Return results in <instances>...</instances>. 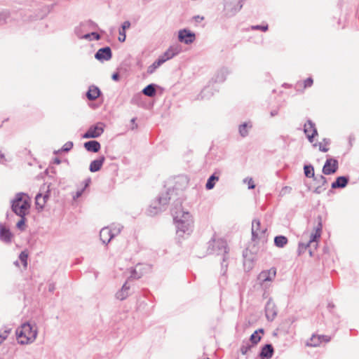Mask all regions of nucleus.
I'll return each mask as SVG.
<instances>
[{"instance_id":"1","label":"nucleus","mask_w":359,"mask_h":359,"mask_svg":"<svg viewBox=\"0 0 359 359\" xmlns=\"http://www.w3.org/2000/svg\"><path fill=\"white\" fill-rule=\"evenodd\" d=\"M174 221L176 225V233L180 237L189 235L193 230V218L189 212L180 210L173 213Z\"/></svg>"},{"instance_id":"21","label":"nucleus","mask_w":359,"mask_h":359,"mask_svg":"<svg viewBox=\"0 0 359 359\" xmlns=\"http://www.w3.org/2000/svg\"><path fill=\"white\" fill-rule=\"evenodd\" d=\"M104 156H101L99 158L93 161L89 166L90 171L92 172H95L100 170L104 162Z\"/></svg>"},{"instance_id":"13","label":"nucleus","mask_w":359,"mask_h":359,"mask_svg":"<svg viewBox=\"0 0 359 359\" xmlns=\"http://www.w3.org/2000/svg\"><path fill=\"white\" fill-rule=\"evenodd\" d=\"M304 132L310 142H313V137L318 135L315 124L311 120H308L304 124Z\"/></svg>"},{"instance_id":"47","label":"nucleus","mask_w":359,"mask_h":359,"mask_svg":"<svg viewBox=\"0 0 359 359\" xmlns=\"http://www.w3.org/2000/svg\"><path fill=\"white\" fill-rule=\"evenodd\" d=\"M126 39V35L125 31H119V36H118V41L120 42H124Z\"/></svg>"},{"instance_id":"34","label":"nucleus","mask_w":359,"mask_h":359,"mask_svg":"<svg viewBox=\"0 0 359 359\" xmlns=\"http://www.w3.org/2000/svg\"><path fill=\"white\" fill-rule=\"evenodd\" d=\"M304 174L307 177H314V168L311 165H306L304 167Z\"/></svg>"},{"instance_id":"42","label":"nucleus","mask_w":359,"mask_h":359,"mask_svg":"<svg viewBox=\"0 0 359 359\" xmlns=\"http://www.w3.org/2000/svg\"><path fill=\"white\" fill-rule=\"evenodd\" d=\"M243 183L245 184H248V189H252L255 187V184L254 183V181L252 180V178H250V177H246L243 180Z\"/></svg>"},{"instance_id":"10","label":"nucleus","mask_w":359,"mask_h":359,"mask_svg":"<svg viewBox=\"0 0 359 359\" xmlns=\"http://www.w3.org/2000/svg\"><path fill=\"white\" fill-rule=\"evenodd\" d=\"M178 40L187 45L192 43L196 40V34L187 29H182L178 32Z\"/></svg>"},{"instance_id":"3","label":"nucleus","mask_w":359,"mask_h":359,"mask_svg":"<svg viewBox=\"0 0 359 359\" xmlns=\"http://www.w3.org/2000/svg\"><path fill=\"white\" fill-rule=\"evenodd\" d=\"M12 210L18 216H26L30 208L29 197L24 193H18L12 201Z\"/></svg>"},{"instance_id":"2","label":"nucleus","mask_w":359,"mask_h":359,"mask_svg":"<svg viewBox=\"0 0 359 359\" xmlns=\"http://www.w3.org/2000/svg\"><path fill=\"white\" fill-rule=\"evenodd\" d=\"M18 343L21 345L31 344L35 341L38 335V327L36 324L25 323L15 330Z\"/></svg>"},{"instance_id":"5","label":"nucleus","mask_w":359,"mask_h":359,"mask_svg":"<svg viewBox=\"0 0 359 359\" xmlns=\"http://www.w3.org/2000/svg\"><path fill=\"white\" fill-rule=\"evenodd\" d=\"M208 252L210 254L216 253L217 255H222L223 262L226 260V255L228 253L226 242L222 239L213 238L208 243Z\"/></svg>"},{"instance_id":"22","label":"nucleus","mask_w":359,"mask_h":359,"mask_svg":"<svg viewBox=\"0 0 359 359\" xmlns=\"http://www.w3.org/2000/svg\"><path fill=\"white\" fill-rule=\"evenodd\" d=\"M84 147L88 151L98 152L101 148L100 144L95 140H90L84 143Z\"/></svg>"},{"instance_id":"25","label":"nucleus","mask_w":359,"mask_h":359,"mask_svg":"<svg viewBox=\"0 0 359 359\" xmlns=\"http://www.w3.org/2000/svg\"><path fill=\"white\" fill-rule=\"evenodd\" d=\"M348 182V178L344 176L338 177L335 182L332 184V189L344 188Z\"/></svg>"},{"instance_id":"9","label":"nucleus","mask_w":359,"mask_h":359,"mask_svg":"<svg viewBox=\"0 0 359 359\" xmlns=\"http://www.w3.org/2000/svg\"><path fill=\"white\" fill-rule=\"evenodd\" d=\"M104 127V123L98 122L95 125L91 126L83 134V137L86 139L99 137L103 133Z\"/></svg>"},{"instance_id":"15","label":"nucleus","mask_w":359,"mask_h":359,"mask_svg":"<svg viewBox=\"0 0 359 359\" xmlns=\"http://www.w3.org/2000/svg\"><path fill=\"white\" fill-rule=\"evenodd\" d=\"M95 57L100 60H109L111 57V50L109 47H104L99 49L95 55Z\"/></svg>"},{"instance_id":"12","label":"nucleus","mask_w":359,"mask_h":359,"mask_svg":"<svg viewBox=\"0 0 359 359\" xmlns=\"http://www.w3.org/2000/svg\"><path fill=\"white\" fill-rule=\"evenodd\" d=\"M337 169L338 161L336 159L329 158L325 163V165L323 168V172L325 175H329L335 173Z\"/></svg>"},{"instance_id":"29","label":"nucleus","mask_w":359,"mask_h":359,"mask_svg":"<svg viewBox=\"0 0 359 359\" xmlns=\"http://www.w3.org/2000/svg\"><path fill=\"white\" fill-rule=\"evenodd\" d=\"M252 125L250 122L243 123L238 127V132L241 136L243 137H246L248 135V129L251 128Z\"/></svg>"},{"instance_id":"37","label":"nucleus","mask_w":359,"mask_h":359,"mask_svg":"<svg viewBox=\"0 0 359 359\" xmlns=\"http://www.w3.org/2000/svg\"><path fill=\"white\" fill-rule=\"evenodd\" d=\"M27 257L28 255L25 251L22 252L19 255V259L25 268L27 266Z\"/></svg>"},{"instance_id":"45","label":"nucleus","mask_w":359,"mask_h":359,"mask_svg":"<svg viewBox=\"0 0 359 359\" xmlns=\"http://www.w3.org/2000/svg\"><path fill=\"white\" fill-rule=\"evenodd\" d=\"M72 147H73V142L69 141V142H66L63 145V147H62V151H69V150L72 149Z\"/></svg>"},{"instance_id":"6","label":"nucleus","mask_w":359,"mask_h":359,"mask_svg":"<svg viewBox=\"0 0 359 359\" xmlns=\"http://www.w3.org/2000/svg\"><path fill=\"white\" fill-rule=\"evenodd\" d=\"M50 198V190H49V186L46 187L43 186L42 188H41L40 192L36 194L35 197V205L36 208L39 211H41L46 202Z\"/></svg>"},{"instance_id":"64","label":"nucleus","mask_w":359,"mask_h":359,"mask_svg":"<svg viewBox=\"0 0 359 359\" xmlns=\"http://www.w3.org/2000/svg\"><path fill=\"white\" fill-rule=\"evenodd\" d=\"M14 264H15V265H16V266H18V265H19V264H18V261H15V262H14Z\"/></svg>"},{"instance_id":"17","label":"nucleus","mask_w":359,"mask_h":359,"mask_svg":"<svg viewBox=\"0 0 359 359\" xmlns=\"http://www.w3.org/2000/svg\"><path fill=\"white\" fill-rule=\"evenodd\" d=\"M100 237L102 242L104 244H107L114 238L112 229L109 227H104L100 230Z\"/></svg>"},{"instance_id":"51","label":"nucleus","mask_w":359,"mask_h":359,"mask_svg":"<svg viewBox=\"0 0 359 359\" xmlns=\"http://www.w3.org/2000/svg\"><path fill=\"white\" fill-rule=\"evenodd\" d=\"M318 341H320V342L322 341H325V342H328L330 341V337H328V336H325V335H323V336H319L318 337Z\"/></svg>"},{"instance_id":"8","label":"nucleus","mask_w":359,"mask_h":359,"mask_svg":"<svg viewBox=\"0 0 359 359\" xmlns=\"http://www.w3.org/2000/svg\"><path fill=\"white\" fill-rule=\"evenodd\" d=\"M243 7L241 0H224V11L226 15L233 16Z\"/></svg>"},{"instance_id":"62","label":"nucleus","mask_w":359,"mask_h":359,"mask_svg":"<svg viewBox=\"0 0 359 359\" xmlns=\"http://www.w3.org/2000/svg\"><path fill=\"white\" fill-rule=\"evenodd\" d=\"M4 160V155L0 151V162H3Z\"/></svg>"},{"instance_id":"52","label":"nucleus","mask_w":359,"mask_h":359,"mask_svg":"<svg viewBox=\"0 0 359 359\" xmlns=\"http://www.w3.org/2000/svg\"><path fill=\"white\" fill-rule=\"evenodd\" d=\"M130 27V22L129 21H125L122 24V31H125L126 29H128Z\"/></svg>"},{"instance_id":"40","label":"nucleus","mask_w":359,"mask_h":359,"mask_svg":"<svg viewBox=\"0 0 359 359\" xmlns=\"http://www.w3.org/2000/svg\"><path fill=\"white\" fill-rule=\"evenodd\" d=\"M252 348V345L248 343L243 344L241 347V352L243 355H245Z\"/></svg>"},{"instance_id":"26","label":"nucleus","mask_w":359,"mask_h":359,"mask_svg":"<svg viewBox=\"0 0 359 359\" xmlns=\"http://www.w3.org/2000/svg\"><path fill=\"white\" fill-rule=\"evenodd\" d=\"M90 22H85V23H81L79 27H76L75 28V30H74V32L76 34V35L79 38V39H87V40H91V33H88V34H82L81 33H80V29L81 28H86V27L89 24Z\"/></svg>"},{"instance_id":"16","label":"nucleus","mask_w":359,"mask_h":359,"mask_svg":"<svg viewBox=\"0 0 359 359\" xmlns=\"http://www.w3.org/2000/svg\"><path fill=\"white\" fill-rule=\"evenodd\" d=\"M265 312L266 318L270 321H272L277 315L276 306L271 300H269L266 304Z\"/></svg>"},{"instance_id":"54","label":"nucleus","mask_w":359,"mask_h":359,"mask_svg":"<svg viewBox=\"0 0 359 359\" xmlns=\"http://www.w3.org/2000/svg\"><path fill=\"white\" fill-rule=\"evenodd\" d=\"M131 123H132V130L136 129L137 128V124L135 123V118H133L131 119Z\"/></svg>"},{"instance_id":"23","label":"nucleus","mask_w":359,"mask_h":359,"mask_svg":"<svg viewBox=\"0 0 359 359\" xmlns=\"http://www.w3.org/2000/svg\"><path fill=\"white\" fill-rule=\"evenodd\" d=\"M100 95V90L95 86H90L86 93V97L89 100H96Z\"/></svg>"},{"instance_id":"61","label":"nucleus","mask_w":359,"mask_h":359,"mask_svg":"<svg viewBox=\"0 0 359 359\" xmlns=\"http://www.w3.org/2000/svg\"><path fill=\"white\" fill-rule=\"evenodd\" d=\"M195 20L197 21V22H199L201 20H203V17H200L199 15H197V16H195L194 17Z\"/></svg>"},{"instance_id":"59","label":"nucleus","mask_w":359,"mask_h":359,"mask_svg":"<svg viewBox=\"0 0 359 359\" xmlns=\"http://www.w3.org/2000/svg\"><path fill=\"white\" fill-rule=\"evenodd\" d=\"M330 142V140L325 138L323 141V146L327 145Z\"/></svg>"},{"instance_id":"48","label":"nucleus","mask_w":359,"mask_h":359,"mask_svg":"<svg viewBox=\"0 0 359 359\" xmlns=\"http://www.w3.org/2000/svg\"><path fill=\"white\" fill-rule=\"evenodd\" d=\"M317 145H318V147H319V150L323 152H327L329 150V148H327L325 146H323V142H320L318 144H314L313 147H316Z\"/></svg>"},{"instance_id":"41","label":"nucleus","mask_w":359,"mask_h":359,"mask_svg":"<svg viewBox=\"0 0 359 359\" xmlns=\"http://www.w3.org/2000/svg\"><path fill=\"white\" fill-rule=\"evenodd\" d=\"M9 17V13L8 11H3L0 13V23H6V20Z\"/></svg>"},{"instance_id":"28","label":"nucleus","mask_w":359,"mask_h":359,"mask_svg":"<svg viewBox=\"0 0 359 359\" xmlns=\"http://www.w3.org/2000/svg\"><path fill=\"white\" fill-rule=\"evenodd\" d=\"M229 74V71L227 68H222L219 69L215 75L216 82H223L226 80V76Z\"/></svg>"},{"instance_id":"19","label":"nucleus","mask_w":359,"mask_h":359,"mask_svg":"<svg viewBox=\"0 0 359 359\" xmlns=\"http://www.w3.org/2000/svg\"><path fill=\"white\" fill-rule=\"evenodd\" d=\"M182 50V48L180 45L174 44L170 46L165 52L163 53L165 54V56H166V58H168V60H170L173 58L175 56L177 55Z\"/></svg>"},{"instance_id":"38","label":"nucleus","mask_w":359,"mask_h":359,"mask_svg":"<svg viewBox=\"0 0 359 359\" xmlns=\"http://www.w3.org/2000/svg\"><path fill=\"white\" fill-rule=\"evenodd\" d=\"M250 29L252 30H261L262 32H266L268 30V25L263 24L261 25H253V26H251Z\"/></svg>"},{"instance_id":"49","label":"nucleus","mask_w":359,"mask_h":359,"mask_svg":"<svg viewBox=\"0 0 359 359\" xmlns=\"http://www.w3.org/2000/svg\"><path fill=\"white\" fill-rule=\"evenodd\" d=\"M210 91V88L209 87H207V88H205L202 91H201V97L202 98H206L208 97V93H209Z\"/></svg>"},{"instance_id":"55","label":"nucleus","mask_w":359,"mask_h":359,"mask_svg":"<svg viewBox=\"0 0 359 359\" xmlns=\"http://www.w3.org/2000/svg\"><path fill=\"white\" fill-rule=\"evenodd\" d=\"M319 182L321 183L322 184H325L327 182L326 178L324 176L320 175Z\"/></svg>"},{"instance_id":"53","label":"nucleus","mask_w":359,"mask_h":359,"mask_svg":"<svg viewBox=\"0 0 359 359\" xmlns=\"http://www.w3.org/2000/svg\"><path fill=\"white\" fill-rule=\"evenodd\" d=\"M83 192V189H81V190H79L76 192L75 195L73 196L74 199L76 200L78 198H79L82 194Z\"/></svg>"},{"instance_id":"30","label":"nucleus","mask_w":359,"mask_h":359,"mask_svg":"<svg viewBox=\"0 0 359 359\" xmlns=\"http://www.w3.org/2000/svg\"><path fill=\"white\" fill-rule=\"evenodd\" d=\"M287 243V238L284 236H278L274 238V243L278 248H283Z\"/></svg>"},{"instance_id":"4","label":"nucleus","mask_w":359,"mask_h":359,"mask_svg":"<svg viewBox=\"0 0 359 359\" xmlns=\"http://www.w3.org/2000/svg\"><path fill=\"white\" fill-rule=\"evenodd\" d=\"M175 193L174 189H168L165 193H162L149 206L148 210L149 215H153L161 211L164 206H165L169 201L171 199L172 196Z\"/></svg>"},{"instance_id":"43","label":"nucleus","mask_w":359,"mask_h":359,"mask_svg":"<svg viewBox=\"0 0 359 359\" xmlns=\"http://www.w3.org/2000/svg\"><path fill=\"white\" fill-rule=\"evenodd\" d=\"M320 342V341H318V337H316V336L313 335L311 338V341L307 342L306 345L311 346H317Z\"/></svg>"},{"instance_id":"60","label":"nucleus","mask_w":359,"mask_h":359,"mask_svg":"<svg viewBox=\"0 0 359 359\" xmlns=\"http://www.w3.org/2000/svg\"><path fill=\"white\" fill-rule=\"evenodd\" d=\"M118 77H119V76H118V74H116H116H114L112 75V79H113V80L117 81V80L118 79Z\"/></svg>"},{"instance_id":"63","label":"nucleus","mask_w":359,"mask_h":359,"mask_svg":"<svg viewBox=\"0 0 359 359\" xmlns=\"http://www.w3.org/2000/svg\"><path fill=\"white\" fill-rule=\"evenodd\" d=\"M288 189H289V188H288L287 187H284V188L282 189V191H281V194H285V191H286Z\"/></svg>"},{"instance_id":"7","label":"nucleus","mask_w":359,"mask_h":359,"mask_svg":"<svg viewBox=\"0 0 359 359\" xmlns=\"http://www.w3.org/2000/svg\"><path fill=\"white\" fill-rule=\"evenodd\" d=\"M321 229L322 224L321 222H319L318 226L315 228V232H313L310 236V239L308 243H299L298 246V253L299 255H302L305 252L306 249L310 246V245L314 242H316L317 239L320 237L321 235Z\"/></svg>"},{"instance_id":"32","label":"nucleus","mask_w":359,"mask_h":359,"mask_svg":"<svg viewBox=\"0 0 359 359\" xmlns=\"http://www.w3.org/2000/svg\"><path fill=\"white\" fill-rule=\"evenodd\" d=\"M219 180L218 177H216L215 175H211L205 184V188L208 190L212 189L215 187V181H217Z\"/></svg>"},{"instance_id":"35","label":"nucleus","mask_w":359,"mask_h":359,"mask_svg":"<svg viewBox=\"0 0 359 359\" xmlns=\"http://www.w3.org/2000/svg\"><path fill=\"white\" fill-rule=\"evenodd\" d=\"M111 229H112V233L114 234V237L117 236L118 233H120V232L121 231L122 229H123V226L119 224H113L111 227H109Z\"/></svg>"},{"instance_id":"11","label":"nucleus","mask_w":359,"mask_h":359,"mask_svg":"<svg viewBox=\"0 0 359 359\" xmlns=\"http://www.w3.org/2000/svg\"><path fill=\"white\" fill-rule=\"evenodd\" d=\"M276 275V270L271 268L269 270L262 271L257 277L258 283L263 285L266 282H271L273 280Z\"/></svg>"},{"instance_id":"20","label":"nucleus","mask_w":359,"mask_h":359,"mask_svg":"<svg viewBox=\"0 0 359 359\" xmlns=\"http://www.w3.org/2000/svg\"><path fill=\"white\" fill-rule=\"evenodd\" d=\"M273 354V348L271 344H266L262 348L259 353L260 358L262 359H270L272 358Z\"/></svg>"},{"instance_id":"33","label":"nucleus","mask_w":359,"mask_h":359,"mask_svg":"<svg viewBox=\"0 0 359 359\" xmlns=\"http://www.w3.org/2000/svg\"><path fill=\"white\" fill-rule=\"evenodd\" d=\"M258 332H263V330L260 329L259 330H256L251 334L250 340L252 344H257L261 339V337L258 335Z\"/></svg>"},{"instance_id":"50","label":"nucleus","mask_w":359,"mask_h":359,"mask_svg":"<svg viewBox=\"0 0 359 359\" xmlns=\"http://www.w3.org/2000/svg\"><path fill=\"white\" fill-rule=\"evenodd\" d=\"M313 79L311 78H308L304 81V88L310 87L313 84Z\"/></svg>"},{"instance_id":"56","label":"nucleus","mask_w":359,"mask_h":359,"mask_svg":"<svg viewBox=\"0 0 359 359\" xmlns=\"http://www.w3.org/2000/svg\"><path fill=\"white\" fill-rule=\"evenodd\" d=\"M91 36L94 37L95 40H99L100 39V36L97 32H91Z\"/></svg>"},{"instance_id":"44","label":"nucleus","mask_w":359,"mask_h":359,"mask_svg":"<svg viewBox=\"0 0 359 359\" xmlns=\"http://www.w3.org/2000/svg\"><path fill=\"white\" fill-rule=\"evenodd\" d=\"M20 219L17 222L16 226L20 229H22L23 226H25L26 219H25V216H20Z\"/></svg>"},{"instance_id":"58","label":"nucleus","mask_w":359,"mask_h":359,"mask_svg":"<svg viewBox=\"0 0 359 359\" xmlns=\"http://www.w3.org/2000/svg\"><path fill=\"white\" fill-rule=\"evenodd\" d=\"M271 116H275L278 114V109H273L271 111Z\"/></svg>"},{"instance_id":"46","label":"nucleus","mask_w":359,"mask_h":359,"mask_svg":"<svg viewBox=\"0 0 359 359\" xmlns=\"http://www.w3.org/2000/svg\"><path fill=\"white\" fill-rule=\"evenodd\" d=\"M158 62H159L160 65H162L164 62L169 60L168 58H166V56H165V54L163 53L158 58Z\"/></svg>"},{"instance_id":"39","label":"nucleus","mask_w":359,"mask_h":359,"mask_svg":"<svg viewBox=\"0 0 359 359\" xmlns=\"http://www.w3.org/2000/svg\"><path fill=\"white\" fill-rule=\"evenodd\" d=\"M9 332L8 330H0V344L8 337Z\"/></svg>"},{"instance_id":"27","label":"nucleus","mask_w":359,"mask_h":359,"mask_svg":"<svg viewBox=\"0 0 359 359\" xmlns=\"http://www.w3.org/2000/svg\"><path fill=\"white\" fill-rule=\"evenodd\" d=\"M143 266L142 264H137L134 269L131 270L130 278L138 279L143 275L142 272Z\"/></svg>"},{"instance_id":"31","label":"nucleus","mask_w":359,"mask_h":359,"mask_svg":"<svg viewBox=\"0 0 359 359\" xmlns=\"http://www.w3.org/2000/svg\"><path fill=\"white\" fill-rule=\"evenodd\" d=\"M142 93H144V95L149 96V97L154 96L156 94L155 85L154 84L148 85L143 89Z\"/></svg>"},{"instance_id":"36","label":"nucleus","mask_w":359,"mask_h":359,"mask_svg":"<svg viewBox=\"0 0 359 359\" xmlns=\"http://www.w3.org/2000/svg\"><path fill=\"white\" fill-rule=\"evenodd\" d=\"M161 66L159 62L156 60L153 64H151L150 66L147 68V73L148 74H153L156 69H158Z\"/></svg>"},{"instance_id":"18","label":"nucleus","mask_w":359,"mask_h":359,"mask_svg":"<svg viewBox=\"0 0 359 359\" xmlns=\"http://www.w3.org/2000/svg\"><path fill=\"white\" fill-rule=\"evenodd\" d=\"M13 234L3 224H0V240L6 243H10L12 241Z\"/></svg>"},{"instance_id":"14","label":"nucleus","mask_w":359,"mask_h":359,"mask_svg":"<svg viewBox=\"0 0 359 359\" xmlns=\"http://www.w3.org/2000/svg\"><path fill=\"white\" fill-rule=\"evenodd\" d=\"M260 221L259 219H253L252 222V236L253 239L259 238L264 236L266 230V228H261Z\"/></svg>"},{"instance_id":"57","label":"nucleus","mask_w":359,"mask_h":359,"mask_svg":"<svg viewBox=\"0 0 359 359\" xmlns=\"http://www.w3.org/2000/svg\"><path fill=\"white\" fill-rule=\"evenodd\" d=\"M55 284H53V283H50V284H49V286H48V290H49L50 292H53V291H54V290H55Z\"/></svg>"},{"instance_id":"24","label":"nucleus","mask_w":359,"mask_h":359,"mask_svg":"<svg viewBox=\"0 0 359 359\" xmlns=\"http://www.w3.org/2000/svg\"><path fill=\"white\" fill-rule=\"evenodd\" d=\"M130 286L128 285L126 282L122 287V288L118 291L116 294V297L119 300H124L129 295Z\"/></svg>"}]
</instances>
